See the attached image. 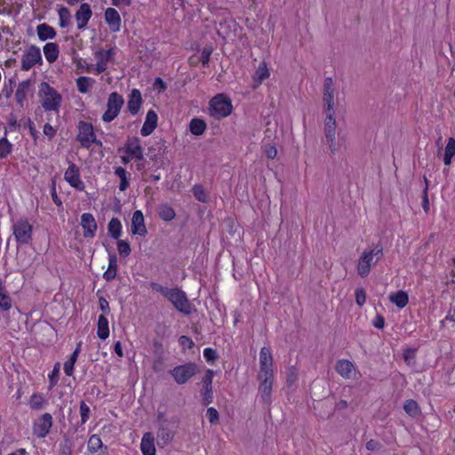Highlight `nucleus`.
Returning <instances> with one entry per match:
<instances>
[{
	"label": "nucleus",
	"mask_w": 455,
	"mask_h": 455,
	"mask_svg": "<svg viewBox=\"0 0 455 455\" xmlns=\"http://www.w3.org/2000/svg\"><path fill=\"white\" fill-rule=\"evenodd\" d=\"M105 20L111 31L117 32L120 30L121 17L116 9L109 7L105 11Z\"/></svg>",
	"instance_id": "4be33fe9"
},
{
	"label": "nucleus",
	"mask_w": 455,
	"mask_h": 455,
	"mask_svg": "<svg viewBox=\"0 0 455 455\" xmlns=\"http://www.w3.org/2000/svg\"><path fill=\"white\" fill-rule=\"evenodd\" d=\"M115 174L120 178L119 189L125 191L130 185V177L127 175V172L124 168L118 166L115 169Z\"/></svg>",
	"instance_id": "4c0bfd02"
},
{
	"label": "nucleus",
	"mask_w": 455,
	"mask_h": 455,
	"mask_svg": "<svg viewBox=\"0 0 455 455\" xmlns=\"http://www.w3.org/2000/svg\"><path fill=\"white\" fill-rule=\"evenodd\" d=\"M95 83L93 78L88 76H80L76 79L77 90L81 93H86L89 88Z\"/></svg>",
	"instance_id": "58836bf2"
},
{
	"label": "nucleus",
	"mask_w": 455,
	"mask_h": 455,
	"mask_svg": "<svg viewBox=\"0 0 455 455\" xmlns=\"http://www.w3.org/2000/svg\"><path fill=\"white\" fill-rule=\"evenodd\" d=\"M355 302L358 306L362 307L366 302V292L363 288H357L355 292Z\"/></svg>",
	"instance_id": "864d4df0"
},
{
	"label": "nucleus",
	"mask_w": 455,
	"mask_h": 455,
	"mask_svg": "<svg viewBox=\"0 0 455 455\" xmlns=\"http://www.w3.org/2000/svg\"><path fill=\"white\" fill-rule=\"evenodd\" d=\"M117 256L114 252H108V267L103 274V278L107 282H110L116 277L117 275Z\"/></svg>",
	"instance_id": "393cba45"
},
{
	"label": "nucleus",
	"mask_w": 455,
	"mask_h": 455,
	"mask_svg": "<svg viewBox=\"0 0 455 455\" xmlns=\"http://www.w3.org/2000/svg\"><path fill=\"white\" fill-rule=\"evenodd\" d=\"M52 426V417L50 413L46 412L34 424L33 432L37 437L44 438L49 434Z\"/></svg>",
	"instance_id": "2eb2a0df"
},
{
	"label": "nucleus",
	"mask_w": 455,
	"mask_h": 455,
	"mask_svg": "<svg viewBox=\"0 0 455 455\" xmlns=\"http://www.w3.org/2000/svg\"><path fill=\"white\" fill-rule=\"evenodd\" d=\"M125 152L131 155L132 159L135 158L139 162L136 164V169L138 171H142L145 169V158L143 156V149L140 145V140L136 137H128L126 142L123 148H118V152Z\"/></svg>",
	"instance_id": "39448f33"
},
{
	"label": "nucleus",
	"mask_w": 455,
	"mask_h": 455,
	"mask_svg": "<svg viewBox=\"0 0 455 455\" xmlns=\"http://www.w3.org/2000/svg\"><path fill=\"white\" fill-rule=\"evenodd\" d=\"M269 76V71L265 62H261L253 76V89H256L264 80Z\"/></svg>",
	"instance_id": "c756f323"
},
{
	"label": "nucleus",
	"mask_w": 455,
	"mask_h": 455,
	"mask_svg": "<svg viewBox=\"0 0 455 455\" xmlns=\"http://www.w3.org/2000/svg\"><path fill=\"white\" fill-rule=\"evenodd\" d=\"M192 192H193L194 196L199 202H202V203L207 202L208 197H207L204 188L202 185H200V184L194 185V187L192 188Z\"/></svg>",
	"instance_id": "c03bdc74"
},
{
	"label": "nucleus",
	"mask_w": 455,
	"mask_h": 455,
	"mask_svg": "<svg viewBox=\"0 0 455 455\" xmlns=\"http://www.w3.org/2000/svg\"><path fill=\"white\" fill-rule=\"evenodd\" d=\"M44 53L49 63L55 62L60 53L59 45L56 43H47L44 46Z\"/></svg>",
	"instance_id": "7c9ffc66"
},
{
	"label": "nucleus",
	"mask_w": 455,
	"mask_h": 455,
	"mask_svg": "<svg viewBox=\"0 0 455 455\" xmlns=\"http://www.w3.org/2000/svg\"><path fill=\"white\" fill-rule=\"evenodd\" d=\"M335 370L343 378L350 379L355 371V366L350 361L342 359L336 363Z\"/></svg>",
	"instance_id": "a878e982"
},
{
	"label": "nucleus",
	"mask_w": 455,
	"mask_h": 455,
	"mask_svg": "<svg viewBox=\"0 0 455 455\" xmlns=\"http://www.w3.org/2000/svg\"><path fill=\"white\" fill-rule=\"evenodd\" d=\"M51 196H52V201L54 202V204L57 206L62 205V202H61L60 198L58 196L57 192H56V184H55L54 180L52 181Z\"/></svg>",
	"instance_id": "052dcab7"
},
{
	"label": "nucleus",
	"mask_w": 455,
	"mask_h": 455,
	"mask_svg": "<svg viewBox=\"0 0 455 455\" xmlns=\"http://www.w3.org/2000/svg\"><path fill=\"white\" fill-rule=\"evenodd\" d=\"M404 411L411 417L416 418L420 415L421 411L418 403L412 399H408L403 404Z\"/></svg>",
	"instance_id": "e433bc0d"
},
{
	"label": "nucleus",
	"mask_w": 455,
	"mask_h": 455,
	"mask_svg": "<svg viewBox=\"0 0 455 455\" xmlns=\"http://www.w3.org/2000/svg\"><path fill=\"white\" fill-rule=\"evenodd\" d=\"M157 437L163 442V444L169 443L174 437V431L170 427V422L167 419L161 421Z\"/></svg>",
	"instance_id": "b1692460"
},
{
	"label": "nucleus",
	"mask_w": 455,
	"mask_h": 455,
	"mask_svg": "<svg viewBox=\"0 0 455 455\" xmlns=\"http://www.w3.org/2000/svg\"><path fill=\"white\" fill-rule=\"evenodd\" d=\"M212 52V48L211 46L204 47L202 50L201 56H200L199 59H200V61L202 62L204 67H208Z\"/></svg>",
	"instance_id": "603ef678"
},
{
	"label": "nucleus",
	"mask_w": 455,
	"mask_h": 455,
	"mask_svg": "<svg viewBox=\"0 0 455 455\" xmlns=\"http://www.w3.org/2000/svg\"><path fill=\"white\" fill-rule=\"evenodd\" d=\"M36 64H43L41 50L38 46L32 44L27 49V51L22 55L21 69L24 71H28Z\"/></svg>",
	"instance_id": "0eeeda50"
},
{
	"label": "nucleus",
	"mask_w": 455,
	"mask_h": 455,
	"mask_svg": "<svg viewBox=\"0 0 455 455\" xmlns=\"http://www.w3.org/2000/svg\"><path fill=\"white\" fill-rule=\"evenodd\" d=\"M80 415H81V425H84L87 422L90 416V407L82 401L80 403Z\"/></svg>",
	"instance_id": "3c124183"
},
{
	"label": "nucleus",
	"mask_w": 455,
	"mask_h": 455,
	"mask_svg": "<svg viewBox=\"0 0 455 455\" xmlns=\"http://www.w3.org/2000/svg\"><path fill=\"white\" fill-rule=\"evenodd\" d=\"M77 127L79 133L76 140L80 142L83 148H89L90 139L95 136L92 124L85 121H80Z\"/></svg>",
	"instance_id": "9d476101"
},
{
	"label": "nucleus",
	"mask_w": 455,
	"mask_h": 455,
	"mask_svg": "<svg viewBox=\"0 0 455 455\" xmlns=\"http://www.w3.org/2000/svg\"><path fill=\"white\" fill-rule=\"evenodd\" d=\"M264 152L268 159H275L277 156V149L271 144L264 146Z\"/></svg>",
	"instance_id": "6e6d98bb"
},
{
	"label": "nucleus",
	"mask_w": 455,
	"mask_h": 455,
	"mask_svg": "<svg viewBox=\"0 0 455 455\" xmlns=\"http://www.w3.org/2000/svg\"><path fill=\"white\" fill-rule=\"evenodd\" d=\"M97 335L100 339H106L109 336L108 321L105 315H100L97 323Z\"/></svg>",
	"instance_id": "2f4dec72"
},
{
	"label": "nucleus",
	"mask_w": 455,
	"mask_h": 455,
	"mask_svg": "<svg viewBox=\"0 0 455 455\" xmlns=\"http://www.w3.org/2000/svg\"><path fill=\"white\" fill-rule=\"evenodd\" d=\"M204 356L207 362H214L218 358L217 351L212 347L204 350Z\"/></svg>",
	"instance_id": "5fc2aeb1"
},
{
	"label": "nucleus",
	"mask_w": 455,
	"mask_h": 455,
	"mask_svg": "<svg viewBox=\"0 0 455 455\" xmlns=\"http://www.w3.org/2000/svg\"><path fill=\"white\" fill-rule=\"evenodd\" d=\"M206 416L212 425H217L220 423V414L215 408H208L206 411Z\"/></svg>",
	"instance_id": "09e8293b"
},
{
	"label": "nucleus",
	"mask_w": 455,
	"mask_h": 455,
	"mask_svg": "<svg viewBox=\"0 0 455 455\" xmlns=\"http://www.w3.org/2000/svg\"><path fill=\"white\" fill-rule=\"evenodd\" d=\"M30 85L31 81L29 79L20 82L18 85L15 92V100L21 108H23V103L27 99Z\"/></svg>",
	"instance_id": "bb28decb"
},
{
	"label": "nucleus",
	"mask_w": 455,
	"mask_h": 455,
	"mask_svg": "<svg viewBox=\"0 0 455 455\" xmlns=\"http://www.w3.org/2000/svg\"><path fill=\"white\" fill-rule=\"evenodd\" d=\"M114 49L110 48L107 51L100 50L96 52L95 56L98 60H103L104 61H109L114 56Z\"/></svg>",
	"instance_id": "8fccbe9b"
},
{
	"label": "nucleus",
	"mask_w": 455,
	"mask_h": 455,
	"mask_svg": "<svg viewBox=\"0 0 455 455\" xmlns=\"http://www.w3.org/2000/svg\"><path fill=\"white\" fill-rule=\"evenodd\" d=\"M273 357L268 347H262L259 353V372L258 375H272Z\"/></svg>",
	"instance_id": "ddd939ff"
},
{
	"label": "nucleus",
	"mask_w": 455,
	"mask_h": 455,
	"mask_svg": "<svg viewBox=\"0 0 455 455\" xmlns=\"http://www.w3.org/2000/svg\"><path fill=\"white\" fill-rule=\"evenodd\" d=\"M99 304L100 309L103 311L104 314H109L110 308L108 301L104 297H100L99 299Z\"/></svg>",
	"instance_id": "774afa93"
},
{
	"label": "nucleus",
	"mask_w": 455,
	"mask_h": 455,
	"mask_svg": "<svg viewBox=\"0 0 455 455\" xmlns=\"http://www.w3.org/2000/svg\"><path fill=\"white\" fill-rule=\"evenodd\" d=\"M108 231L113 239L118 240L122 234L121 221L117 218H112L108 222Z\"/></svg>",
	"instance_id": "473e14b6"
},
{
	"label": "nucleus",
	"mask_w": 455,
	"mask_h": 455,
	"mask_svg": "<svg viewBox=\"0 0 455 455\" xmlns=\"http://www.w3.org/2000/svg\"><path fill=\"white\" fill-rule=\"evenodd\" d=\"M38 38L41 41L52 39L56 36L55 29L46 23L39 24L36 28Z\"/></svg>",
	"instance_id": "cd10ccee"
},
{
	"label": "nucleus",
	"mask_w": 455,
	"mask_h": 455,
	"mask_svg": "<svg viewBox=\"0 0 455 455\" xmlns=\"http://www.w3.org/2000/svg\"><path fill=\"white\" fill-rule=\"evenodd\" d=\"M140 449L143 455H156L154 438L149 433L145 434L142 437Z\"/></svg>",
	"instance_id": "c85d7f7f"
},
{
	"label": "nucleus",
	"mask_w": 455,
	"mask_h": 455,
	"mask_svg": "<svg viewBox=\"0 0 455 455\" xmlns=\"http://www.w3.org/2000/svg\"><path fill=\"white\" fill-rule=\"evenodd\" d=\"M214 371L207 369L204 376L202 378L203 387L200 391L202 396V403L207 406L213 402V389L212 379L214 377Z\"/></svg>",
	"instance_id": "1a4fd4ad"
},
{
	"label": "nucleus",
	"mask_w": 455,
	"mask_h": 455,
	"mask_svg": "<svg viewBox=\"0 0 455 455\" xmlns=\"http://www.w3.org/2000/svg\"><path fill=\"white\" fill-rule=\"evenodd\" d=\"M199 372L200 367L194 362H188L186 363L177 365L169 371L170 375L178 385H184L188 383Z\"/></svg>",
	"instance_id": "f03ea898"
},
{
	"label": "nucleus",
	"mask_w": 455,
	"mask_h": 455,
	"mask_svg": "<svg viewBox=\"0 0 455 455\" xmlns=\"http://www.w3.org/2000/svg\"><path fill=\"white\" fill-rule=\"evenodd\" d=\"M39 95L44 97L42 106L45 110H58L61 103V95L48 83L40 85Z\"/></svg>",
	"instance_id": "20e7f679"
},
{
	"label": "nucleus",
	"mask_w": 455,
	"mask_h": 455,
	"mask_svg": "<svg viewBox=\"0 0 455 455\" xmlns=\"http://www.w3.org/2000/svg\"><path fill=\"white\" fill-rule=\"evenodd\" d=\"M373 262L371 259V252H368V251H364L360 256L358 266H357V273L361 277H365L369 275L371 271V267Z\"/></svg>",
	"instance_id": "aec40b11"
},
{
	"label": "nucleus",
	"mask_w": 455,
	"mask_h": 455,
	"mask_svg": "<svg viewBox=\"0 0 455 455\" xmlns=\"http://www.w3.org/2000/svg\"><path fill=\"white\" fill-rule=\"evenodd\" d=\"M65 180L69 183V185L79 191H84L85 188L84 183L80 180V171L79 168L74 164L71 163L65 172L64 175Z\"/></svg>",
	"instance_id": "9b49d317"
},
{
	"label": "nucleus",
	"mask_w": 455,
	"mask_h": 455,
	"mask_svg": "<svg viewBox=\"0 0 455 455\" xmlns=\"http://www.w3.org/2000/svg\"><path fill=\"white\" fill-rule=\"evenodd\" d=\"M150 287L165 297L179 312L185 315H189L192 313L191 303L186 292L180 288H167L155 282L150 283Z\"/></svg>",
	"instance_id": "f257e3e1"
},
{
	"label": "nucleus",
	"mask_w": 455,
	"mask_h": 455,
	"mask_svg": "<svg viewBox=\"0 0 455 455\" xmlns=\"http://www.w3.org/2000/svg\"><path fill=\"white\" fill-rule=\"evenodd\" d=\"M157 213L159 217L164 221L172 220L176 216V213L172 207H171L168 204L159 205L157 208Z\"/></svg>",
	"instance_id": "c9c22d12"
},
{
	"label": "nucleus",
	"mask_w": 455,
	"mask_h": 455,
	"mask_svg": "<svg viewBox=\"0 0 455 455\" xmlns=\"http://www.w3.org/2000/svg\"><path fill=\"white\" fill-rule=\"evenodd\" d=\"M445 155L454 156H455V139L450 138L445 147Z\"/></svg>",
	"instance_id": "bf43d9fd"
},
{
	"label": "nucleus",
	"mask_w": 455,
	"mask_h": 455,
	"mask_svg": "<svg viewBox=\"0 0 455 455\" xmlns=\"http://www.w3.org/2000/svg\"><path fill=\"white\" fill-rule=\"evenodd\" d=\"M416 348L408 347L403 351V360L407 365H413L415 363Z\"/></svg>",
	"instance_id": "de8ad7c7"
},
{
	"label": "nucleus",
	"mask_w": 455,
	"mask_h": 455,
	"mask_svg": "<svg viewBox=\"0 0 455 455\" xmlns=\"http://www.w3.org/2000/svg\"><path fill=\"white\" fill-rule=\"evenodd\" d=\"M72 446L71 440L65 436L64 440L59 444V455H72Z\"/></svg>",
	"instance_id": "79ce46f5"
},
{
	"label": "nucleus",
	"mask_w": 455,
	"mask_h": 455,
	"mask_svg": "<svg viewBox=\"0 0 455 455\" xmlns=\"http://www.w3.org/2000/svg\"><path fill=\"white\" fill-rule=\"evenodd\" d=\"M273 378L274 374L267 376L258 375V379L259 380V392L263 403L267 404L271 403Z\"/></svg>",
	"instance_id": "f8f14e48"
},
{
	"label": "nucleus",
	"mask_w": 455,
	"mask_h": 455,
	"mask_svg": "<svg viewBox=\"0 0 455 455\" xmlns=\"http://www.w3.org/2000/svg\"><path fill=\"white\" fill-rule=\"evenodd\" d=\"M298 379V375L296 372V369L294 367L291 368L289 373L287 374V383L289 386H291Z\"/></svg>",
	"instance_id": "338daca9"
},
{
	"label": "nucleus",
	"mask_w": 455,
	"mask_h": 455,
	"mask_svg": "<svg viewBox=\"0 0 455 455\" xmlns=\"http://www.w3.org/2000/svg\"><path fill=\"white\" fill-rule=\"evenodd\" d=\"M153 87L154 89H157L159 92H161L167 88V85L161 77H156L154 81Z\"/></svg>",
	"instance_id": "e2e57ef3"
},
{
	"label": "nucleus",
	"mask_w": 455,
	"mask_h": 455,
	"mask_svg": "<svg viewBox=\"0 0 455 455\" xmlns=\"http://www.w3.org/2000/svg\"><path fill=\"white\" fill-rule=\"evenodd\" d=\"M12 150V144L9 142L6 137L0 139V159L7 157Z\"/></svg>",
	"instance_id": "37998d69"
},
{
	"label": "nucleus",
	"mask_w": 455,
	"mask_h": 455,
	"mask_svg": "<svg viewBox=\"0 0 455 455\" xmlns=\"http://www.w3.org/2000/svg\"><path fill=\"white\" fill-rule=\"evenodd\" d=\"M372 324L377 329H383L385 325V318L380 314H377Z\"/></svg>",
	"instance_id": "69168bd1"
},
{
	"label": "nucleus",
	"mask_w": 455,
	"mask_h": 455,
	"mask_svg": "<svg viewBox=\"0 0 455 455\" xmlns=\"http://www.w3.org/2000/svg\"><path fill=\"white\" fill-rule=\"evenodd\" d=\"M124 100L121 94L116 92H111L107 102V110L102 116V120L106 123L112 122L120 113Z\"/></svg>",
	"instance_id": "423d86ee"
},
{
	"label": "nucleus",
	"mask_w": 455,
	"mask_h": 455,
	"mask_svg": "<svg viewBox=\"0 0 455 455\" xmlns=\"http://www.w3.org/2000/svg\"><path fill=\"white\" fill-rule=\"evenodd\" d=\"M92 15L91 6L87 3L80 5V8L76 12V20L77 21V28L84 29Z\"/></svg>",
	"instance_id": "6ab92c4d"
},
{
	"label": "nucleus",
	"mask_w": 455,
	"mask_h": 455,
	"mask_svg": "<svg viewBox=\"0 0 455 455\" xmlns=\"http://www.w3.org/2000/svg\"><path fill=\"white\" fill-rule=\"evenodd\" d=\"M131 231L133 235L145 236L148 233L145 226L144 216L141 211L138 210L133 212L132 218Z\"/></svg>",
	"instance_id": "f3484780"
},
{
	"label": "nucleus",
	"mask_w": 455,
	"mask_h": 455,
	"mask_svg": "<svg viewBox=\"0 0 455 455\" xmlns=\"http://www.w3.org/2000/svg\"><path fill=\"white\" fill-rule=\"evenodd\" d=\"M117 250L121 257L126 258L131 254V246L127 241L119 240L117 241Z\"/></svg>",
	"instance_id": "a18cd8bd"
},
{
	"label": "nucleus",
	"mask_w": 455,
	"mask_h": 455,
	"mask_svg": "<svg viewBox=\"0 0 455 455\" xmlns=\"http://www.w3.org/2000/svg\"><path fill=\"white\" fill-rule=\"evenodd\" d=\"M391 302L395 303L399 308H403L409 302L408 294L403 291H398L389 296Z\"/></svg>",
	"instance_id": "f704fd0d"
},
{
	"label": "nucleus",
	"mask_w": 455,
	"mask_h": 455,
	"mask_svg": "<svg viewBox=\"0 0 455 455\" xmlns=\"http://www.w3.org/2000/svg\"><path fill=\"white\" fill-rule=\"evenodd\" d=\"M380 448H381V443L377 440L371 439L366 443V449L368 451H376L380 450Z\"/></svg>",
	"instance_id": "680f3d73"
},
{
	"label": "nucleus",
	"mask_w": 455,
	"mask_h": 455,
	"mask_svg": "<svg viewBox=\"0 0 455 455\" xmlns=\"http://www.w3.org/2000/svg\"><path fill=\"white\" fill-rule=\"evenodd\" d=\"M45 403L44 397L40 393H35L31 395L29 406L33 410H41Z\"/></svg>",
	"instance_id": "ea45409f"
},
{
	"label": "nucleus",
	"mask_w": 455,
	"mask_h": 455,
	"mask_svg": "<svg viewBox=\"0 0 455 455\" xmlns=\"http://www.w3.org/2000/svg\"><path fill=\"white\" fill-rule=\"evenodd\" d=\"M142 103L143 100L140 91L138 89H132L129 94L127 111L132 116L137 115L140 112Z\"/></svg>",
	"instance_id": "a211bd4d"
},
{
	"label": "nucleus",
	"mask_w": 455,
	"mask_h": 455,
	"mask_svg": "<svg viewBox=\"0 0 455 455\" xmlns=\"http://www.w3.org/2000/svg\"><path fill=\"white\" fill-rule=\"evenodd\" d=\"M44 133L50 140H52L55 136V134H56V130L49 123H46L44 125Z\"/></svg>",
	"instance_id": "0e129e2a"
},
{
	"label": "nucleus",
	"mask_w": 455,
	"mask_h": 455,
	"mask_svg": "<svg viewBox=\"0 0 455 455\" xmlns=\"http://www.w3.org/2000/svg\"><path fill=\"white\" fill-rule=\"evenodd\" d=\"M335 111L326 112L324 121V134L327 140H335L336 136V120L334 117Z\"/></svg>",
	"instance_id": "5701e85b"
},
{
	"label": "nucleus",
	"mask_w": 455,
	"mask_h": 455,
	"mask_svg": "<svg viewBox=\"0 0 455 455\" xmlns=\"http://www.w3.org/2000/svg\"><path fill=\"white\" fill-rule=\"evenodd\" d=\"M81 226L84 228V236L85 238H92L97 230V222L92 213H83L81 216Z\"/></svg>",
	"instance_id": "dca6fc26"
},
{
	"label": "nucleus",
	"mask_w": 455,
	"mask_h": 455,
	"mask_svg": "<svg viewBox=\"0 0 455 455\" xmlns=\"http://www.w3.org/2000/svg\"><path fill=\"white\" fill-rule=\"evenodd\" d=\"M209 105L210 115L218 120L229 116L233 109L231 100L222 93L214 96Z\"/></svg>",
	"instance_id": "7ed1b4c3"
},
{
	"label": "nucleus",
	"mask_w": 455,
	"mask_h": 455,
	"mask_svg": "<svg viewBox=\"0 0 455 455\" xmlns=\"http://www.w3.org/2000/svg\"><path fill=\"white\" fill-rule=\"evenodd\" d=\"M59 17H60V26L61 28H66L70 23L71 14L69 10L67 7H60L59 9Z\"/></svg>",
	"instance_id": "a19ab883"
},
{
	"label": "nucleus",
	"mask_w": 455,
	"mask_h": 455,
	"mask_svg": "<svg viewBox=\"0 0 455 455\" xmlns=\"http://www.w3.org/2000/svg\"><path fill=\"white\" fill-rule=\"evenodd\" d=\"M334 85L331 77H326L323 83V101L324 103V111L331 112L334 110Z\"/></svg>",
	"instance_id": "4468645a"
},
{
	"label": "nucleus",
	"mask_w": 455,
	"mask_h": 455,
	"mask_svg": "<svg viewBox=\"0 0 455 455\" xmlns=\"http://www.w3.org/2000/svg\"><path fill=\"white\" fill-rule=\"evenodd\" d=\"M60 368V363H56L53 366V369H52L51 374L49 375V382H50L49 388L50 389H52L53 387H55L58 383Z\"/></svg>",
	"instance_id": "49530a36"
},
{
	"label": "nucleus",
	"mask_w": 455,
	"mask_h": 455,
	"mask_svg": "<svg viewBox=\"0 0 455 455\" xmlns=\"http://www.w3.org/2000/svg\"><path fill=\"white\" fill-rule=\"evenodd\" d=\"M157 114L152 109L149 110L147 113L146 120L140 130L141 135L144 137L150 135L157 126Z\"/></svg>",
	"instance_id": "412c9836"
},
{
	"label": "nucleus",
	"mask_w": 455,
	"mask_h": 455,
	"mask_svg": "<svg viewBox=\"0 0 455 455\" xmlns=\"http://www.w3.org/2000/svg\"><path fill=\"white\" fill-rule=\"evenodd\" d=\"M368 252H371L372 259L374 256L376 257V260L374 261V263H376L383 257V246L381 244H377L374 249L368 251Z\"/></svg>",
	"instance_id": "13d9d810"
},
{
	"label": "nucleus",
	"mask_w": 455,
	"mask_h": 455,
	"mask_svg": "<svg viewBox=\"0 0 455 455\" xmlns=\"http://www.w3.org/2000/svg\"><path fill=\"white\" fill-rule=\"evenodd\" d=\"M180 345L184 348H192L195 346L194 341L188 336L182 335L179 339Z\"/></svg>",
	"instance_id": "4d7b16f0"
},
{
	"label": "nucleus",
	"mask_w": 455,
	"mask_h": 455,
	"mask_svg": "<svg viewBox=\"0 0 455 455\" xmlns=\"http://www.w3.org/2000/svg\"><path fill=\"white\" fill-rule=\"evenodd\" d=\"M190 132L196 136H200L204 133L206 130V123L200 118L195 117L189 124Z\"/></svg>",
	"instance_id": "72a5a7b5"
},
{
	"label": "nucleus",
	"mask_w": 455,
	"mask_h": 455,
	"mask_svg": "<svg viewBox=\"0 0 455 455\" xmlns=\"http://www.w3.org/2000/svg\"><path fill=\"white\" fill-rule=\"evenodd\" d=\"M13 235L18 243L28 244L32 238V226L27 220H20L13 225Z\"/></svg>",
	"instance_id": "6e6552de"
}]
</instances>
